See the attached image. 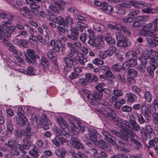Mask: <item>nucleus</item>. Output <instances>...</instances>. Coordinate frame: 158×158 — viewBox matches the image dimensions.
Instances as JSON below:
<instances>
[{"label":"nucleus","instance_id":"1","mask_svg":"<svg viewBox=\"0 0 158 158\" xmlns=\"http://www.w3.org/2000/svg\"><path fill=\"white\" fill-rule=\"evenodd\" d=\"M35 119L38 125L40 126V127H43L45 130L49 129V126L52 124L46 114L42 115L40 118L35 117Z\"/></svg>","mask_w":158,"mask_h":158},{"label":"nucleus","instance_id":"2","mask_svg":"<svg viewBox=\"0 0 158 158\" xmlns=\"http://www.w3.org/2000/svg\"><path fill=\"white\" fill-rule=\"evenodd\" d=\"M154 25L152 21V23H147L143 27L140 32L141 34L144 36H148L155 33L157 29V28H155Z\"/></svg>","mask_w":158,"mask_h":158},{"label":"nucleus","instance_id":"3","mask_svg":"<svg viewBox=\"0 0 158 158\" xmlns=\"http://www.w3.org/2000/svg\"><path fill=\"white\" fill-rule=\"evenodd\" d=\"M119 127L121 128L120 129V131L122 133H124L125 132H127V135H124L121 134H120V135H119V137L120 139V140H123L129 142H131V141L132 138H134L133 135L135 133L131 131L130 130L128 129L125 126H122V125L120 124Z\"/></svg>","mask_w":158,"mask_h":158},{"label":"nucleus","instance_id":"4","mask_svg":"<svg viewBox=\"0 0 158 158\" xmlns=\"http://www.w3.org/2000/svg\"><path fill=\"white\" fill-rule=\"evenodd\" d=\"M34 50L29 49L27 50V54L25 55V60L29 64H35L36 62L35 59H40L39 56L35 53Z\"/></svg>","mask_w":158,"mask_h":158},{"label":"nucleus","instance_id":"5","mask_svg":"<svg viewBox=\"0 0 158 158\" xmlns=\"http://www.w3.org/2000/svg\"><path fill=\"white\" fill-rule=\"evenodd\" d=\"M64 21V18L61 16L54 17L53 23L58 24L57 29L59 31L65 33L69 32V30L67 28H64L63 27Z\"/></svg>","mask_w":158,"mask_h":158},{"label":"nucleus","instance_id":"6","mask_svg":"<svg viewBox=\"0 0 158 158\" xmlns=\"http://www.w3.org/2000/svg\"><path fill=\"white\" fill-rule=\"evenodd\" d=\"M149 16L148 15H142L138 17L133 21L132 26L134 28L141 27L143 24V22H146L149 19Z\"/></svg>","mask_w":158,"mask_h":158},{"label":"nucleus","instance_id":"7","mask_svg":"<svg viewBox=\"0 0 158 158\" xmlns=\"http://www.w3.org/2000/svg\"><path fill=\"white\" fill-rule=\"evenodd\" d=\"M157 58L154 57H151V55L143 57L141 59V61H142V64L143 65H146L148 62L151 65L152 68L153 67L154 70H155L158 66L157 63L155 61V60Z\"/></svg>","mask_w":158,"mask_h":158},{"label":"nucleus","instance_id":"8","mask_svg":"<svg viewBox=\"0 0 158 158\" xmlns=\"http://www.w3.org/2000/svg\"><path fill=\"white\" fill-rule=\"evenodd\" d=\"M107 26L108 27L113 30L118 31H123L127 35L130 34V30L128 28L122 24H118L114 25L111 23H109L107 25Z\"/></svg>","mask_w":158,"mask_h":158},{"label":"nucleus","instance_id":"9","mask_svg":"<svg viewBox=\"0 0 158 158\" xmlns=\"http://www.w3.org/2000/svg\"><path fill=\"white\" fill-rule=\"evenodd\" d=\"M94 143L95 145L100 148L108 151L111 150V148L109 146L108 143L103 139H97L94 142Z\"/></svg>","mask_w":158,"mask_h":158},{"label":"nucleus","instance_id":"10","mask_svg":"<svg viewBox=\"0 0 158 158\" xmlns=\"http://www.w3.org/2000/svg\"><path fill=\"white\" fill-rule=\"evenodd\" d=\"M117 40V45L119 47H125L129 46L127 43V40L123 35L118 33L116 35Z\"/></svg>","mask_w":158,"mask_h":158},{"label":"nucleus","instance_id":"11","mask_svg":"<svg viewBox=\"0 0 158 158\" xmlns=\"http://www.w3.org/2000/svg\"><path fill=\"white\" fill-rule=\"evenodd\" d=\"M105 112L107 116L112 120L115 122L121 121L120 120V119L116 117V112L114 110L109 108H106L105 109Z\"/></svg>","mask_w":158,"mask_h":158},{"label":"nucleus","instance_id":"12","mask_svg":"<svg viewBox=\"0 0 158 158\" xmlns=\"http://www.w3.org/2000/svg\"><path fill=\"white\" fill-rule=\"evenodd\" d=\"M31 137H25L22 140V144H18L19 147H21L26 150H29L33 145V142L30 140Z\"/></svg>","mask_w":158,"mask_h":158},{"label":"nucleus","instance_id":"13","mask_svg":"<svg viewBox=\"0 0 158 158\" xmlns=\"http://www.w3.org/2000/svg\"><path fill=\"white\" fill-rule=\"evenodd\" d=\"M70 30V33L67 35V37L73 41H77L79 36V30L75 28H71Z\"/></svg>","mask_w":158,"mask_h":158},{"label":"nucleus","instance_id":"14","mask_svg":"<svg viewBox=\"0 0 158 158\" xmlns=\"http://www.w3.org/2000/svg\"><path fill=\"white\" fill-rule=\"evenodd\" d=\"M137 64V60L133 58L130 59L127 61L124 62L122 65L123 69L127 70L130 67H133Z\"/></svg>","mask_w":158,"mask_h":158},{"label":"nucleus","instance_id":"15","mask_svg":"<svg viewBox=\"0 0 158 158\" xmlns=\"http://www.w3.org/2000/svg\"><path fill=\"white\" fill-rule=\"evenodd\" d=\"M148 36L151 37L152 38V39L150 38H147L146 41L147 43L151 46L154 47H156L158 45V37L156 36V35L153 33Z\"/></svg>","mask_w":158,"mask_h":158},{"label":"nucleus","instance_id":"16","mask_svg":"<svg viewBox=\"0 0 158 158\" xmlns=\"http://www.w3.org/2000/svg\"><path fill=\"white\" fill-rule=\"evenodd\" d=\"M102 133L104 136V139L107 141L112 145H115L116 139L113 136L105 131H102Z\"/></svg>","mask_w":158,"mask_h":158},{"label":"nucleus","instance_id":"17","mask_svg":"<svg viewBox=\"0 0 158 158\" xmlns=\"http://www.w3.org/2000/svg\"><path fill=\"white\" fill-rule=\"evenodd\" d=\"M131 7V6L129 4L127 3L119 4L116 6V12L118 14H124L126 12L125 8H130Z\"/></svg>","mask_w":158,"mask_h":158},{"label":"nucleus","instance_id":"18","mask_svg":"<svg viewBox=\"0 0 158 158\" xmlns=\"http://www.w3.org/2000/svg\"><path fill=\"white\" fill-rule=\"evenodd\" d=\"M56 42V45L53 47V51L55 52H59L60 51V48H61V51L62 52H64L65 49V44H63L62 41L60 39H57Z\"/></svg>","mask_w":158,"mask_h":158},{"label":"nucleus","instance_id":"19","mask_svg":"<svg viewBox=\"0 0 158 158\" xmlns=\"http://www.w3.org/2000/svg\"><path fill=\"white\" fill-rule=\"evenodd\" d=\"M71 140L72 141V144L75 148L77 149H81L85 150V148L83 144L76 138L74 136H72Z\"/></svg>","mask_w":158,"mask_h":158},{"label":"nucleus","instance_id":"20","mask_svg":"<svg viewBox=\"0 0 158 158\" xmlns=\"http://www.w3.org/2000/svg\"><path fill=\"white\" fill-rule=\"evenodd\" d=\"M55 131L58 133V135H63L67 138H69L70 136L67 127L63 128V127H60L59 129L58 127H56Z\"/></svg>","mask_w":158,"mask_h":158},{"label":"nucleus","instance_id":"21","mask_svg":"<svg viewBox=\"0 0 158 158\" xmlns=\"http://www.w3.org/2000/svg\"><path fill=\"white\" fill-rule=\"evenodd\" d=\"M134 138H132L131 142H132L133 147L136 150H139L142 147V144L140 143L137 138L136 135L134 134L133 135Z\"/></svg>","mask_w":158,"mask_h":158},{"label":"nucleus","instance_id":"22","mask_svg":"<svg viewBox=\"0 0 158 158\" xmlns=\"http://www.w3.org/2000/svg\"><path fill=\"white\" fill-rule=\"evenodd\" d=\"M49 8L50 10L57 14H59L60 13L59 9L61 10H63V8L61 5L57 2H54V5H51L49 6Z\"/></svg>","mask_w":158,"mask_h":158},{"label":"nucleus","instance_id":"23","mask_svg":"<svg viewBox=\"0 0 158 158\" xmlns=\"http://www.w3.org/2000/svg\"><path fill=\"white\" fill-rule=\"evenodd\" d=\"M64 60L66 65L70 67L74 66L77 64V60L74 57L72 58H70L68 57H64Z\"/></svg>","mask_w":158,"mask_h":158},{"label":"nucleus","instance_id":"24","mask_svg":"<svg viewBox=\"0 0 158 158\" xmlns=\"http://www.w3.org/2000/svg\"><path fill=\"white\" fill-rule=\"evenodd\" d=\"M102 96V92L99 91L95 92L93 95L91 94H86V96L87 98L90 99L95 100V101L99 99Z\"/></svg>","mask_w":158,"mask_h":158},{"label":"nucleus","instance_id":"25","mask_svg":"<svg viewBox=\"0 0 158 158\" xmlns=\"http://www.w3.org/2000/svg\"><path fill=\"white\" fill-rule=\"evenodd\" d=\"M73 24V19L70 16H67L65 19L64 18L63 27L65 28H71V26Z\"/></svg>","mask_w":158,"mask_h":158},{"label":"nucleus","instance_id":"26","mask_svg":"<svg viewBox=\"0 0 158 158\" xmlns=\"http://www.w3.org/2000/svg\"><path fill=\"white\" fill-rule=\"evenodd\" d=\"M114 95L111 98V100L112 102H115L118 99L119 97L121 96L123 94L122 91L119 89H116L113 91Z\"/></svg>","mask_w":158,"mask_h":158},{"label":"nucleus","instance_id":"27","mask_svg":"<svg viewBox=\"0 0 158 158\" xmlns=\"http://www.w3.org/2000/svg\"><path fill=\"white\" fill-rule=\"evenodd\" d=\"M105 51L106 54L109 57L112 56L113 53L115 55H118L119 53V51L113 46L110 47Z\"/></svg>","mask_w":158,"mask_h":158},{"label":"nucleus","instance_id":"28","mask_svg":"<svg viewBox=\"0 0 158 158\" xmlns=\"http://www.w3.org/2000/svg\"><path fill=\"white\" fill-rule=\"evenodd\" d=\"M66 151L63 148H59L55 151L56 155L59 158H65Z\"/></svg>","mask_w":158,"mask_h":158},{"label":"nucleus","instance_id":"29","mask_svg":"<svg viewBox=\"0 0 158 158\" xmlns=\"http://www.w3.org/2000/svg\"><path fill=\"white\" fill-rule=\"evenodd\" d=\"M88 32L89 33L88 37L89 38L88 43L89 44H92L95 42V40H96V37L95 36L93 30L91 29H88Z\"/></svg>","mask_w":158,"mask_h":158},{"label":"nucleus","instance_id":"30","mask_svg":"<svg viewBox=\"0 0 158 158\" xmlns=\"http://www.w3.org/2000/svg\"><path fill=\"white\" fill-rule=\"evenodd\" d=\"M128 128L133 131H139L140 127L139 125L136 121L130 123Z\"/></svg>","mask_w":158,"mask_h":158},{"label":"nucleus","instance_id":"31","mask_svg":"<svg viewBox=\"0 0 158 158\" xmlns=\"http://www.w3.org/2000/svg\"><path fill=\"white\" fill-rule=\"evenodd\" d=\"M89 131V139L92 142L94 143L97 139V134L98 133L96 130H90Z\"/></svg>","mask_w":158,"mask_h":158},{"label":"nucleus","instance_id":"32","mask_svg":"<svg viewBox=\"0 0 158 158\" xmlns=\"http://www.w3.org/2000/svg\"><path fill=\"white\" fill-rule=\"evenodd\" d=\"M16 29V27L15 26L7 27L6 29V33H5V37L10 38L11 34L14 32Z\"/></svg>","mask_w":158,"mask_h":158},{"label":"nucleus","instance_id":"33","mask_svg":"<svg viewBox=\"0 0 158 158\" xmlns=\"http://www.w3.org/2000/svg\"><path fill=\"white\" fill-rule=\"evenodd\" d=\"M39 150L35 145H34L33 148L29 151V153L31 156L37 157L39 156Z\"/></svg>","mask_w":158,"mask_h":158},{"label":"nucleus","instance_id":"34","mask_svg":"<svg viewBox=\"0 0 158 158\" xmlns=\"http://www.w3.org/2000/svg\"><path fill=\"white\" fill-rule=\"evenodd\" d=\"M17 123L20 126H24L27 122V119L25 116L19 117L18 118L15 116Z\"/></svg>","mask_w":158,"mask_h":158},{"label":"nucleus","instance_id":"35","mask_svg":"<svg viewBox=\"0 0 158 158\" xmlns=\"http://www.w3.org/2000/svg\"><path fill=\"white\" fill-rule=\"evenodd\" d=\"M143 98L145 99L147 102H150L152 98V93L149 91L145 90L143 93Z\"/></svg>","mask_w":158,"mask_h":158},{"label":"nucleus","instance_id":"36","mask_svg":"<svg viewBox=\"0 0 158 158\" xmlns=\"http://www.w3.org/2000/svg\"><path fill=\"white\" fill-rule=\"evenodd\" d=\"M24 136L28 138L31 137L34 135V132L32 131L31 128L29 127H26L25 128V129L23 130Z\"/></svg>","mask_w":158,"mask_h":158},{"label":"nucleus","instance_id":"37","mask_svg":"<svg viewBox=\"0 0 158 158\" xmlns=\"http://www.w3.org/2000/svg\"><path fill=\"white\" fill-rule=\"evenodd\" d=\"M77 23L78 26L75 28L79 30V31L83 32L84 29L87 27V25L81 21H77Z\"/></svg>","mask_w":158,"mask_h":158},{"label":"nucleus","instance_id":"38","mask_svg":"<svg viewBox=\"0 0 158 158\" xmlns=\"http://www.w3.org/2000/svg\"><path fill=\"white\" fill-rule=\"evenodd\" d=\"M127 98V101L130 102H134L137 99V97L135 95L131 93H128L126 94Z\"/></svg>","mask_w":158,"mask_h":158},{"label":"nucleus","instance_id":"39","mask_svg":"<svg viewBox=\"0 0 158 158\" xmlns=\"http://www.w3.org/2000/svg\"><path fill=\"white\" fill-rule=\"evenodd\" d=\"M105 39L107 43L110 46H113L115 44L116 42L115 39L110 36H107L105 37Z\"/></svg>","mask_w":158,"mask_h":158},{"label":"nucleus","instance_id":"40","mask_svg":"<svg viewBox=\"0 0 158 158\" xmlns=\"http://www.w3.org/2000/svg\"><path fill=\"white\" fill-rule=\"evenodd\" d=\"M141 110V114L144 117L150 114V111L145 105H142Z\"/></svg>","mask_w":158,"mask_h":158},{"label":"nucleus","instance_id":"41","mask_svg":"<svg viewBox=\"0 0 158 158\" xmlns=\"http://www.w3.org/2000/svg\"><path fill=\"white\" fill-rule=\"evenodd\" d=\"M40 62L41 65L45 68L48 67L49 64V62L48 60L46 57L44 56H42L41 57Z\"/></svg>","mask_w":158,"mask_h":158},{"label":"nucleus","instance_id":"42","mask_svg":"<svg viewBox=\"0 0 158 158\" xmlns=\"http://www.w3.org/2000/svg\"><path fill=\"white\" fill-rule=\"evenodd\" d=\"M128 76L134 77H136L138 76L137 71L134 69H129L127 72Z\"/></svg>","mask_w":158,"mask_h":158},{"label":"nucleus","instance_id":"43","mask_svg":"<svg viewBox=\"0 0 158 158\" xmlns=\"http://www.w3.org/2000/svg\"><path fill=\"white\" fill-rule=\"evenodd\" d=\"M6 129L13 131L14 127L12 124V121L10 118H9L7 119L6 123Z\"/></svg>","mask_w":158,"mask_h":158},{"label":"nucleus","instance_id":"44","mask_svg":"<svg viewBox=\"0 0 158 158\" xmlns=\"http://www.w3.org/2000/svg\"><path fill=\"white\" fill-rule=\"evenodd\" d=\"M56 138L60 144V146L61 145L64 144V143H67L68 142V139H66L60 135H56Z\"/></svg>","mask_w":158,"mask_h":158},{"label":"nucleus","instance_id":"45","mask_svg":"<svg viewBox=\"0 0 158 158\" xmlns=\"http://www.w3.org/2000/svg\"><path fill=\"white\" fill-rule=\"evenodd\" d=\"M149 146L150 148H152L157 146L158 144V138H155L149 141Z\"/></svg>","mask_w":158,"mask_h":158},{"label":"nucleus","instance_id":"46","mask_svg":"<svg viewBox=\"0 0 158 158\" xmlns=\"http://www.w3.org/2000/svg\"><path fill=\"white\" fill-rule=\"evenodd\" d=\"M108 154L105 151H101L98 153L96 157L97 158H107Z\"/></svg>","mask_w":158,"mask_h":158},{"label":"nucleus","instance_id":"47","mask_svg":"<svg viewBox=\"0 0 158 158\" xmlns=\"http://www.w3.org/2000/svg\"><path fill=\"white\" fill-rule=\"evenodd\" d=\"M57 121L60 127L63 128L67 127L66 126V123L62 118L60 117L57 119Z\"/></svg>","mask_w":158,"mask_h":158},{"label":"nucleus","instance_id":"48","mask_svg":"<svg viewBox=\"0 0 158 158\" xmlns=\"http://www.w3.org/2000/svg\"><path fill=\"white\" fill-rule=\"evenodd\" d=\"M118 77L122 83H125L126 82L125 78V74L124 73L121 72L118 73Z\"/></svg>","mask_w":158,"mask_h":158},{"label":"nucleus","instance_id":"49","mask_svg":"<svg viewBox=\"0 0 158 158\" xmlns=\"http://www.w3.org/2000/svg\"><path fill=\"white\" fill-rule=\"evenodd\" d=\"M136 116L138 118V121L140 124H144L146 122L142 115L140 114L137 113Z\"/></svg>","mask_w":158,"mask_h":158},{"label":"nucleus","instance_id":"50","mask_svg":"<svg viewBox=\"0 0 158 158\" xmlns=\"http://www.w3.org/2000/svg\"><path fill=\"white\" fill-rule=\"evenodd\" d=\"M105 75L107 77H108L112 80L115 79V77L111 72L110 69H108L107 70H106L105 73Z\"/></svg>","mask_w":158,"mask_h":158},{"label":"nucleus","instance_id":"51","mask_svg":"<svg viewBox=\"0 0 158 158\" xmlns=\"http://www.w3.org/2000/svg\"><path fill=\"white\" fill-rule=\"evenodd\" d=\"M27 11L28 13L31 12V10L28 8L25 7H23V9L20 10V13L21 15L25 17L28 14Z\"/></svg>","mask_w":158,"mask_h":158},{"label":"nucleus","instance_id":"52","mask_svg":"<svg viewBox=\"0 0 158 158\" xmlns=\"http://www.w3.org/2000/svg\"><path fill=\"white\" fill-rule=\"evenodd\" d=\"M131 90L133 92L138 94L139 96L141 95V94L139 93L141 91L140 89L137 86H133L131 87Z\"/></svg>","mask_w":158,"mask_h":158},{"label":"nucleus","instance_id":"53","mask_svg":"<svg viewBox=\"0 0 158 158\" xmlns=\"http://www.w3.org/2000/svg\"><path fill=\"white\" fill-rule=\"evenodd\" d=\"M10 153L14 155L19 156L20 155V152L19 149L15 146L11 149Z\"/></svg>","mask_w":158,"mask_h":158},{"label":"nucleus","instance_id":"54","mask_svg":"<svg viewBox=\"0 0 158 158\" xmlns=\"http://www.w3.org/2000/svg\"><path fill=\"white\" fill-rule=\"evenodd\" d=\"M15 131V135L18 138H22L23 135H24L23 130H21L20 131L16 130Z\"/></svg>","mask_w":158,"mask_h":158},{"label":"nucleus","instance_id":"55","mask_svg":"<svg viewBox=\"0 0 158 158\" xmlns=\"http://www.w3.org/2000/svg\"><path fill=\"white\" fill-rule=\"evenodd\" d=\"M145 129L148 132V133L150 135H153L154 134V132L153 129L149 125H147L145 126Z\"/></svg>","mask_w":158,"mask_h":158},{"label":"nucleus","instance_id":"56","mask_svg":"<svg viewBox=\"0 0 158 158\" xmlns=\"http://www.w3.org/2000/svg\"><path fill=\"white\" fill-rule=\"evenodd\" d=\"M89 152L87 150H85L83 153L81 152H78L77 154V158H82L86 157L87 156L86 154H89Z\"/></svg>","mask_w":158,"mask_h":158},{"label":"nucleus","instance_id":"57","mask_svg":"<svg viewBox=\"0 0 158 158\" xmlns=\"http://www.w3.org/2000/svg\"><path fill=\"white\" fill-rule=\"evenodd\" d=\"M112 69L116 72H120L122 70L121 66L118 63L114 64L112 67Z\"/></svg>","mask_w":158,"mask_h":158},{"label":"nucleus","instance_id":"58","mask_svg":"<svg viewBox=\"0 0 158 158\" xmlns=\"http://www.w3.org/2000/svg\"><path fill=\"white\" fill-rule=\"evenodd\" d=\"M130 142L122 140H118V143L120 146L123 147H125L127 146H131L132 144Z\"/></svg>","mask_w":158,"mask_h":158},{"label":"nucleus","instance_id":"59","mask_svg":"<svg viewBox=\"0 0 158 158\" xmlns=\"http://www.w3.org/2000/svg\"><path fill=\"white\" fill-rule=\"evenodd\" d=\"M126 56L127 59H131L135 57V56L137 58L138 56L137 55L135 54V55L134 52L132 51H129L127 52L126 54Z\"/></svg>","mask_w":158,"mask_h":158},{"label":"nucleus","instance_id":"60","mask_svg":"<svg viewBox=\"0 0 158 158\" xmlns=\"http://www.w3.org/2000/svg\"><path fill=\"white\" fill-rule=\"evenodd\" d=\"M35 70V68L30 67L28 68L27 70L26 71V74L28 75H34L35 74L33 73Z\"/></svg>","mask_w":158,"mask_h":158},{"label":"nucleus","instance_id":"61","mask_svg":"<svg viewBox=\"0 0 158 158\" xmlns=\"http://www.w3.org/2000/svg\"><path fill=\"white\" fill-rule=\"evenodd\" d=\"M5 145L11 149L15 146L13 140L11 139L8 140L7 142L5 143Z\"/></svg>","mask_w":158,"mask_h":158},{"label":"nucleus","instance_id":"62","mask_svg":"<svg viewBox=\"0 0 158 158\" xmlns=\"http://www.w3.org/2000/svg\"><path fill=\"white\" fill-rule=\"evenodd\" d=\"M77 53H78V51L75 48H71L68 55L69 57H71L75 54H77Z\"/></svg>","mask_w":158,"mask_h":158},{"label":"nucleus","instance_id":"63","mask_svg":"<svg viewBox=\"0 0 158 158\" xmlns=\"http://www.w3.org/2000/svg\"><path fill=\"white\" fill-rule=\"evenodd\" d=\"M92 63L98 65H102L104 63L103 60H100L99 58H95L92 61Z\"/></svg>","mask_w":158,"mask_h":158},{"label":"nucleus","instance_id":"64","mask_svg":"<svg viewBox=\"0 0 158 158\" xmlns=\"http://www.w3.org/2000/svg\"><path fill=\"white\" fill-rule=\"evenodd\" d=\"M105 84L103 83H99L98 85L96 86V89L99 91L102 92L103 91V88L105 86Z\"/></svg>","mask_w":158,"mask_h":158}]
</instances>
